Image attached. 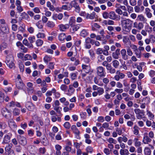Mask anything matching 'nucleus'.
<instances>
[{
	"label": "nucleus",
	"instance_id": "58",
	"mask_svg": "<svg viewBox=\"0 0 155 155\" xmlns=\"http://www.w3.org/2000/svg\"><path fill=\"white\" fill-rule=\"evenodd\" d=\"M102 65L103 66L105 67L106 69H107L110 65V64L108 63L107 61H104L102 63Z\"/></svg>",
	"mask_w": 155,
	"mask_h": 155
},
{
	"label": "nucleus",
	"instance_id": "17",
	"mask_svg": "<svg viewBox=\"0 0 155 155\" xmlns=\"http://www.w3.org/2000/svg\"><path fill=\"white\" fill-rule=\"evenodd\" d=\"M151 12V10L149 8H145V14L148 18H150L152 17V15Z\"/></svg>",
	"mask_w": 155,
	"mask_h": 155
},
{
	"label": "nucleus",
	"instance_id": "49",
	"mask_svg": "<svg viewBox=\"0 0 155 155\" xmlns=\"http://www.w3.org/2000/svg\"><path fill=\"white\" fill-rule=\"evenodd\" d=\"M10 136H5L3 142L5 143H7L10 142Z\"/></svg>",
	"mask_w": 155,
	"mask_h": 155
},
{
	"label": "nucleus",
	"instance_id": "54",
	"mask_svg": "<svg viewBox=\"0 0 155 155\" xmlns=\"http://www.w3.org/2000/svg\"><path fill=\"white\" fill-rule=\"evenodd\" d=\"M109 13L107 12H104L102 13V15L103 18L105 19L109 18Z\"/></svg>",
	"mask_w": 155,
	"mask_h": 155
},
{
	"label": "nucleus",
	"instance_id": "38",
	"mask_svg": "<svg viewBox=\"0 0 155 155\" xmlns=\"http://www.w3.org/2000/svg\"><path fill=\"white\" fill-rule=\"evenodd\" d=\"M97 91L98 94V95L100 96L102 95L104 93V90L103 88L100 87L97 90Z\"/></svg>",
	"mask_w": 155,
	"mask_h": 155
},
{
	"label": "nucleus",
	"instance_id": "8",
	"mask_svg": "<svg viewBox=\"0 0 155 155\" xmlns=\"http://www.w3.org/2000/svg\"><path fill=\"white\" fill-rule=\"evenodd\" d=\"M71 3V4L72 8V7H74L75 8V11L77 13H79L81 8L78 3L75 1H72Z\"/></svg>",
	"mask_w": 155,
	"mask_h": 155
},
{
	"label": "nucleus",
	"instance_id": "19",
	"mask_svg": "<svg viewBox=\"0 0 155 155\" xmlns=\"http://www.w3.org/2000/svg\"><path fill=\"white\" fill-rule=\"evenodd\" d=\"M137 18L138 20L140 21L146 22L147 19L142 14L138 15L137 16Z\"/></svg>",
	"mask_w": 155,
	"mask_h": 155
},
{
	"label": "nucleus",
	"instance_id": "53",
	"mask_svg": "<svg viewBox=\"0 0 155 155\" xmlns=\"http://www.w3.org/2000/svg\"><path fill=\"white\" fill-rule=\"evenodd\" d=\"M46 150L45 147H40L39 148L38 151L40 153L42 154H44L46 152Z\"/></svg>",
	"mask_w": 155,
	"mask_h": 155
},
{
	"label": "nucleus",
	"instance_id": "44",
	"mask_svg": "<svg viewBox=\"0 0 155 155\" xmlns=\"http://www.w3.org/2000/svg\"><path fill=\"white\" fill-rule=\"evenodd\" d=\"M43 41L40 39H38L36 41V44L37 46L39 47L41 46L43 44Z\"/></svg>",
	"mask_w": 155,
	"mask_h": 155
},
{
	"label": "nucleus",
	"instance_id": "61",
	"mask_svg": "<svg viewBox=\"0 0 155 155\" xmlns=\"http://www.w3.org/2000/svg\"><path fill=\"white\" fill-rule=\"evenodd\" d=\"M86 150L88 153H91L93 151V149L90 146L87 147L86 148Z\"/></svg>",
	"mask_w": 155,
	"mask_h": 155
},
{
	"label": "nucleus",
	"instance_id": "42",
	"mask_svg": "<svg viewBox=\"0 0 155 155\" xmlns=\"http://www.w3.org/2000/svg\"><path fill=\"white\" fill-rule=\"evenodd\" d=\"M20 110L17 108H15L13 110V113L15 116L18 115L20 114Z\"/></svg>",
	"mask_w": 155,
	"mask_h": 155
},
{
	"label": "nucleus",
	"instance_id": "43",
	"mask_svg": "<svg viewBox=\"0 0 155 155\" xmlns=\"http://www.w3.org/2000/svg\"><path fill=\"white\" fill-rule=\"evenodd\" d=\"M65 74V75H64V74H59L58 75V78L59 79H62L64 77H67L68 76V73L67 72H64Z\"/></svg>",
	"mask_w": 155,
	"mask_h": 155
},
{
	"label": "nucleus",
	"instance_id": "34",
	"mask_svg": "<svg viewBox=\"0 0 155 155\" xmlns=\"http://www.w3.org/2000/svg\"><path fill=\"white\" fill-rule=\"evenodd\" d=\"M147 114L148 115L150 120H152L154 119V115L149 110H147Z\"/></svg>",
	"mask_w": 155,
	"mask_h": 155
},
{
	"label": "nucleus",
	"instance_id": "12",
	"mask_svg": "<svg viewBox=\"0 0 155 155\" xmlns=\"http://www.w3.org/2000/svg\"><path fill=\"white\" fill-rule=\"evenodd\" d=\"M59 30L61 31H65L66 30L68 29L69 27V25L68 24L63 25L61 24L58 25Z\"/></svg>",
	"mask_w": 155,
	"mask_h": 155
},
{
	"label": "nucleus",
	"instance_id": "26",
	"mask_svg": "<svg viewBox=\"0 0 155 155\" xmlns=\"http://www.w3.org/2000/svg\"><path fill=\"white\" fill-rule=\"evenodd\" d=\"M104 50H103L104 52L103 54L106 56H107L109 55L108 51L110 49L109 47L107 45H106L104 46Z\"/></svg>",
	"mask_w": 155,
	"mask_h": 155
},
{
	"label": "nucleus",
	"instance_id": "20",
	"mask_svg": "<svg viewBox=\"0 0 155 155\" xmlns=\"http://www.w3.org/2000/svg\"><path fill=\"white\" fill-rule=\"evenodd\" d=\"M62 10H66L69 11L72 8L71 4V3H69L68 5H63L61 7Z\"/></svg>",
	"mask_w": 155,
	"mask_h": 155
},
{
	"label": "nucleus",
	"instance_id": "62",
	"mask_svg": "<svg viewBox=\"0 0 155 155\" xmlns=\"http://www.w3.org/2000/svg\"><path fill=\"white\" fill-rule=\"evenodd\" d=\"M54 62H50L49 63L48 67L51 69H53L54 68Z\"/></svg>",
	"mask_w": 155,
	"mask_h": 155
},
{
	"label": "nucleus",
	"instance_id": "55",
	"mask_svg": "<svg viewBox=\"0 0 155 155\" xmlns=\"http://www.w3.org/2000/svg\"><path fill=\"white\" fill-rule=\"evenodd\" d=\"M134 128V134L136 135H137L139 133V127L137 126H135Z\"/></svg>",
	"mask_w": 155,
	"mask_h": 155
},
{
	"label": "nucleus",
	"instance_id": "50",
	"mask_svg": "<svg viewBox=\"0 0 155 155\" xmlns=\"http://www.w3.org/2000/svg\"><path fill=\"white\" fill-rule=\"evenodd\" d=\"M15 105V102L13 101H12L10 103H9L7 105L8 107L10 108L14 107Z\"/></svg>",
	"mask_w": 155,
	"mask_h": 155
},
{
	"label": "nucleus",
	"instance_id": "33",
	"mask_svg": "<svg viewBox=\"0 0 155 155\" xmlns=\"http://www.w3.org/2000/svg\"><path fill=\"white\" fill-rule=\"evenodd\" d=\"M151 140L149 136H144L143 140V142L145 144H147L151 141Z\"/></svg>",
	"mask_w": 155,
	"mask_h": 155
},
{
	"label": "nucleus",
	"instance_id": "18",
	"mask_svg": "<svg viewBox=\"0 0 155 155\" xmlns=\"http://www.w3.org/2000/svg\"><path fill=\"white\" fill-rule=\"evenodd\" d=\"M109 18L113 20H115L117 18V15L115 12L113 11H111L109 13Z\"/></svg>",
	"mask_w": 155,
	"mask_h": 155
},
{
	"label": "nucleus",
	"instance_id": "45",
	"mask_svg": "<svg viewBox=\"0 0 155 155\" xmlns=\"http://www.w3.org/2000/svg\"><path fill=\"white\" fill-rule=\"evenodd\" d=\"M27 86L28 87V89L30 91H32L33 90V84L31 83L28 82L27 84Z\"/></svg>",
	"mask_w": 155,
	"mask_h": 155
},
{
	"label": "nucleus",
	"instance_id": "25",
	"mask_svg": "<svg viewBox=\"0 0 155 155\" xmlns=\"http://www.w3.org/2000/svg\"><path fill=\"white\" fill-rule=\"evenodd\" d=\"M79 28V25H73L71 26L70 30L72 32H74L77 31Z\"/></svg>",
	"mask_w": 155,
	"mask_h": 155
},
{
	"label": "nucleus",
	"instance_id": "30",
	"mask_svg": "<svg viewBox=\"0 0 155 155\" xmlns=\"http://www.w3.org/2000/svg\"><path fill=\"white\" fill-rule=\"evenodd\" d=\"M107 70L109 71V72L111 74H114L116 72V70L115 68L112 67L110 65Z\"/></svg>",
	"mask_w": 155,
	"mask_h": 155
},
{
	"label": "nucleus",
	"instance_id": "52",
	"mask_svg": "<svg viewBox=\"0 0 155 155\" xmlns=\"http://www.w3.org/2000/svg\"><path fill=\"white\" fill-rule=\"evenodd\" d=\"M28 40L30 42L29 44H32L35 40V36L30 37L28 38Z\"/></svg>",
	"mask_w": 155,
	"mask_h": 155
},
{
	"label": "nucleus",
	"instance_id": "15",
	"mask_svg": "<svg viewBox=\"0 0 155 155\" xmlns=\"http://www.w3.org/2000/svg\"><path fill=\"white\" fill-rule=\"evenodd\" d=\"M120 49H117L115 52H113L112 54L113 57L115 59H118L119 58V56L120 55Z\"/></svg>",
	"mask_w": 155,
	"mask_h": 155
},
{
	"label": "nucleus",
	"instance_id": "35",
	"mask_svg": "<svg viewBox=\"0 0 155 155\" xmlns=\"http://www.w3.org/2000/svg\"><path fill=\"white\" fill-rule=\"evenodd\" d=\"M66 36L65 33H61L59 35V40L60 41H63L66 38Z\"/></svg>",
	"mask_w": 155,
	"mask_h": 155
},
{
	"label": "nucleus",
	"instance_id": "31",
	"mask_svg": "<svg viewBox=\"0 0 155 155\" xmlns=\"http://www.w3.org/2000/svg\"><path fill=\"white\" fill-rule=\"evenodd\" d=\"M112 64L113 67L115 68H118L120 63L119 62L116 60H114L112 62Z\"/></svg>",
	"mask_w": 155,
	"mask_h": 155
},
{
	"label": "nucleus",
	"instance_id": "46",
	"mask_svg": "<svg viewBox=\"0 0 155 155\" xmlns=\"http://www.w3.org/2000/svg\"><path fill=\"white\" fill-rule=\"evenodd\" d=\"M4 100V94L0 90V103L3 102Z\"/></svg>",
	"mask_w": 155,
	"mask_h": 155
},
{
	"label": "nucleus",
	"instance_id": "64",
	"mask_svg": "<svg viewBox=\"0 0 155 155\" xmlns=\"http://www.w3.org/2000/svg\"><path fill=\"white\" fill-rule=\"evenodd\" d=\"M110 151L108 148H105L104 150V152L106 155H109L110 153Z\"/></svg>",
	"mask_w": 155,
	"mask_h": 155
},
{
	"label": "nucleus",
	"instance_id": "6",
	"mask_svg": "<svg viewBox=\"0 0 155 155\" xmlns=\"http://www.w3.org/2000/svg\"><path fill=\"white\" fill-rule=\"evenodd\" d=\"M82 67L83 71L86 73H89L91 74L93 72V70L91 68L89 65L82 64Z\"/></svg>",
	"mask_w": 155,
	"mask_h": 155
},
{
	"label": "nucleus",
	"instance_id": "41",
	"mask_svg": "<svg viewBox=\"0 0 155 155\" xmlns=\"http://www.w3.org/2000/svg\"><path fill=\"white\" fill-rule=\"evenodd\" d=\"M25 25L24 24H20V26L18 28V30L19 31L23 32L25 30Z\"/></svg>",
	"mask_w": 155,
	"mask_h": 155
},
{
	"label": "nucleus",
	"instance_id": "60",
	"mask_svg": "<svg viewBox=\"0 0 155 155\" xmlns=\"http://www.w3.org/2000/svg\"><path fill=\"white\" fill-rule=\"evenodd\" d=\"M7 44L5 43H3L0 46V51H2L6 48Z\"/></svg>",
	"mask_w": 155,
	"mask_h": 155
},
{
	"label": "nucleus",
	"instance_id": "63",
	"mask_svg": "<svg viewBox=\"0 0 155 155\" xmlns=\"http://www.w3.org/2000/svg\"><path fill=\"white\" fill-rule=\"evenodd\" d=\"M32 59L31 56L29 54H26L24 56L25 61L27 60H31Z\"/></svg>",
	"mask_w": 155,
	"mask_h": 155
},
{
	"label": "nucleus",
	"instance_id": "14",
	"mask_svg": "<svg viewBox=\"0 0 155 155\" xmlns=\"http://www.w3.org/2000/svg\"><path fill=\"white\" fill-rule=\"evenodd\" d=\"M18 140L21 145L24 146L27 143V141L25 138L23 136H18Z\"/></svg>",
	"mask_w": 155,
	"mask_h": 155
},
{
	"label": "nucleus",
	"instance_id": "5",
	"mask_svg": "<svg viewBox=\"0 0 155 155\" xmlns=\"http://www.w3.org/2000/svg\"><path fill=\"white\" fill-rule=\"evenodd\" d=\"M144 26L143 23L141 22H137L135 21L133 23V27L139 31L142 29Z\"/></svg>",
	"mask_w": 155,
	"mask_h": 155
},
{
	"label": "nucleus",
	"instance_id": "28",
	"mask_svg": "<svg viewBox=\"0 0 155 155\" xmlns=\"http://www.w3.org/2000/svg\"><path fill=\"white\" fill-rule=\"evenodd\" d=\"M126 4H127V5H124L126 6L128 12L129 13L133 12L134 11L133 8L131 6H132L128 5V2L126 3Z\"/></svg>",
	"mask_w": 155,
	"mask_h": 155
},
{
	"label": "nucleus",
	"instance_id": "23",
	"mask_svg": "<svg viewBox=\"0 0 155 155\" xmlns=\"http://www.w3.org/2000/svg\"><path fill=\"white\" fill-rule=\"evenodd\" d=\"M47 7L49 8L50 11H54L55 10V8L53 5H51V2L49 1H48L46 2Z\"/></svg>",
	"mask_w": 155,
	"mask_h": 155
},
{
	"label": "nucleus",
	"instance_id": "36",
	"mask_svg": "<svg viewBox=\"0 0 155 155\" xmlns=\"http://www.w3.org/2000/svg\"><path fill=\"white\" fill-rule=\"evenodd\" d=\"M55 25L54 23L52 21H48L46 24L47 26L50 28H53L55 26Z\"/></svg>",
	"mask_w": 155,
	"mask_h": 155
},
{
	"label": "nucleus",
	"instance_id": "9",
	"mask_svg": "<svg viewBox=\"0 0 155 155\" xmlns=\"http://www.w3.org/2000/svg\"><path fill=\"white\" fill-rule=\"evenodd\" d=\"M97 16L96 15V14L94 12H93L91 13H87V16L86 18L87 19H90L93 20L94 19H97Z\"/></svg>",
	"mask_w": 155,
	"mask_h": 155
},
{
	"label": "nucleus",
	"instance_id": "22",
	"mask_svg": "<svg viewBox=\"0 0 155 155\" xmlns=\"http://www.w3.org/2000/svg\"><path fill=\"white\" fill-rule=\"evenodd\" d=\"M23 43L25 45L27 46L29 48H32L33 47L32 44H29L26 39H25L23 40Z\"/></svg>",
	"mask_w": 155,
	"mask_h": 155
},
{
	"label": "nucleus",
	"instance_id": "16",
	"mask_svg": "<svg viewBox=\"0 0 155 155\" xmlns=\"http://www.w3.org/2000/svg\"><path fill=\"white\" fill-rule=\"evenodd\" d=\"M75 91V89L73 87L72 85H70L69 86V88L68 90V92L67 94L69 96H71L74 93Z\"/></svg>",
	"mask_w": 155,
	"mask_h": 155
},
{
	"label": "nucleus",
	"instance_id": "24",
	"mask_svg": "<svg viewBox=\"0 0 155 155\" xmlns=\"http://www.w3.org/2000/svg\"><path fill=\"white\" fill-rule=\"evenodd\" d=\"M150 98L149 97H146L142 99L141 102L145 103L146 105H148L150 103Z\"/></svg>",
	"mask_w": 155,
	"mask_h": 155
},
{
	"label": "nucleus",
	"instance_id": "51",
	"mask_svg": "<svg viewBox=\"0 0 155 155\" xmlns=\"http://www.w3.org/2000/svg\"><path fill=\"white\" fill-rule=\"evenodd\" d=\"M123 41L124 44L127 43L129 41L130 44L131 43L129 38L127 36H124L123 37Z\"/></svg>",
	"mask_w": 155,
	"mask_h": 155
},
{
	"label": "nucleus",
	"instance_id": "29",
	"mask_svg": "<svg viewBox=\"0 0 155 155\" xmlns=\"http://www.w3.org/2000/svg\"><path fill=\"white\" fill-rule=\"evenodd\" d=\"M88 34V32L87 30L84 29L81 31L80 35L81 36L85 37L87 36Z\"/></svg>",
	"mask_w": 155,
	"mask_h": 155
},
{
	"label": "nucleus",
	"instance_id": "7",
	"mask_svg": "<svg viewBox=\"0 0 155 155\" xmlns=\"http://www.w3.org/2000/svg\"><path fill=\"white\" fill-rule=\"evenodd\" d=\"M2 112L3 116L5 118H9L11 117V114L7 109L5 108L2 109Z\"/></svg>",
	"mask_w": 155,
	"mask_h": 155
},
{
	"label": "nucleus",
	"instance_id": "27",
	"mask_svg": "<svg viewBox=\"0 0 155 155\" xmlns=\"http://www.w3.org/2000/svg\"><path fill=\"white\" fill-rule=\"evenodd\" d=\"M120 153L121 155H128L129 154V152L127 149H121Z\"/></svg>",
	"mask_w": 155,
	"mask_h": 155
},
{
	"label": "nucleus",
	"instance_id": "37",
	"mask_svg": "<svg viewBox=\"0 0 155 155\" xmlns=\"http://www.w3.org/2000/svg\"><path fill=\"white\" fill-rule=\"evenodd\" d=\"M43 60L47 64L48 61H51V58L50 56L46 55L44 58Z\"/></svg>",
	"mask_w": 155,
	"mask_h": 155
},
{
	"label": "nucleus",
	"instance_id": "32",
	"mask_svg": "<svg viewBox=\"0 0 155 155\" xmlns=\"http://www.w3.org/2000/svg\"><path fill=\"white\" fill-rule=\"evenodd\" d=\"M134 145L136 147H140L141 145V142L138 140L137 138H135L134 140Z\"/></svg>",
	"mask_w": 155,
	"mask_h": 155
},
{
	"label": "nucleus",
	"instance_id": "13",
	"mask_svg": "<svg viewBox=\"0 0 155 155\" xmlns=\"http://www.w3.org/2000/svg\"><path fill=\"white\" fill-rule=\"evenodd\" d=\"M25 107L27 109L30 111L33 110L35 108V106L32 103L30 102H27L25 105Z\"/></svg>",
	"mask_w": 155,
	"mask_h": 155
},
{
	"label": "nucleus",
	"instance_id": "2",
	"mask_svg": "<svg viewBox=\"0 0 155 155\" xmlns=\"http://www.w3.org/2000/svg\"><path fill=\"white\" fill-rule=\"evenodd\" d=\"M103 82L100 81L99 79H98L97 77H94V83L100 86H103L104 85V83L106 85L109 82V80L107 78H104L103 79Z\"/></svg>",
	"mask_w": 155,
	"mask_h": 155
},
{
	"label": "nucleus",
	"instance_id": "1",
	"mask_svg": "<svg viewBox=\"0 0 155 155\" xmlns=\"http://www.w3.org/2000/svg\"><path fill=\"white\" fill-rule=\"evenodd\" d=\"M120 22L123 30L127 31L128 30V26H130L132 23L133 21L129 18H126L123 17H120Z\"/></svg>",
	"mask_w": 155,
	"mask_h": 155
},
{
	"label": "nucleus",
	"instance_id": "3",
	"mask_svg": "<svg viewBox=\"0 0 155 155\" xmlns=\"http://www.w3.org/2000/svg\"><path fill=\"white\" fill-rule=\"evenodd\" d=\"M14 58L12 55H8L7 56L5 62L10 68H12L14 67Z\"/></svg>",
	"mask_w": 155,
	"mask_h": 155
},
{
	"label": "nucleus",
	"instance_id": "47",
	"mask_svg": "<svg viewBox=\"0 0 155 155\" xmlns=\"http://www.w3.org/2000/svg\"><path fill=\"white\" fill-rule=\"evenodd\" d=\"M135 54L137 58H140L141 57V52L139 50L137 49L134 51Z\"/></svg>",
	"mask_w": 155,
	"mask_h": 155
},
{
	"label": "nucleus",
	"instance_id": "40",
	"mask_svg": "<svg viewBox=\"0 0 155 155\" xmlns=\"http://www.w3.org/2000/svg\"><path fill=\"white\" fill-rule=\"evenodd\" d=\"M144 152L146 155H150L151 151L149 148L145 147L144 149Z\"/></svg>",
	"mask_w": 155,
	"mask_h": 155
},
{
	"label": "nucleus",
	"instance_id": "39",
	"mask_svg": "<svg viewBox=\"0 0 155 155\" xmlns=\"http://www.w3.org/2000/svg\"><path fill=\"white\" fill-rule=\"evenodd\" d=\"M92 30L93 31H95L96 29L95 28H101V26L97 23H94L92 25Z\"/></svg>",
	"mask_w": 155,
	"mask_h": 155
},
{
	"label": "nucleus",
	"instance_id": "21",
	"mask_svg": "<svg viewBox=\"0 0 155 155\" xmlns=\"http://www.w3.org/2000/svg\"><path fill=\"white\" fill-rule=\"evenodd\" d=\"M16 86L19 89H23L25 87L24 84L20 81H19L16 82Z\"/></svg>",
	"mask_w": 155,
	"mask_h": 155
},
{
	"label": "nucleus",
	"instance_id": "11",
	"mask_svg": "<svg viewBox=\"0 0 155 155\" xmlns=\"http://www.w3.org/2000/svg\"><path fill=\"white\" fill-rule=\"evenodd\" d=\"M122 58L124 60L126 61L128 59V56L126 54V51L125 49H122L120 51Z\"/></svg>",
	"mask_w": 155,
	"mask_h": 155
},
{
	"label": "nucleus",
	"instance_id": "48",
	"mask_svg": "<svg viewBox=\"0 0 155 155\" xmlns=\"http://www.w3.org/2000/svg\"><path fill=\"white\" fill-rule=\"evenodd\" d=\"M127 55L130 56H132L133 54V53L131 50L130 47H128L127 49Z\"/></svg>",
	"mask_w": 155,
	"mask_h": 155
},
{
	"label": "nucleus",
	"instance_id": "56",
	"mask_svg": "<svg viewBox=\"0 0 155 155\" xmlns=\"http://www.w3.org/2000/svg\"><path fill=\"white\" fill-rule=\"evenodd\" d=\"M80 115L81 118L85 119L86 117L87 114L86 112H82L81 113Z\"/></svg>",
	"mask_w": 155,
	"mask_h": 155
},
{
	"label": "nucleus",
	"instance_id": "4",
	"mask_svg": "<svg viewBox=\"0 0 155 155\" xmlns=\"http://www.w3.org/2000/svg\"><path fill=\"white\" fill-rule=\"evenodd\" d=\"M97 75L100 77H104L105 76L106 73L104 68L102 66H99L97 68Z\"/></svg>",
	"mask_w": 155,
	"mask_h": 155
},
{
	"label": "nucleus",
	"instance_id": "59",
	"mask_svg": "<svg viewBox=\"0 0 155 155\" xmlns=\"http://www.w3.org/2000/svg\"><path fill=\"white\" fill-rule=\"evenodd\" d=\"M96 53L98 54H102V53L103 54L104 51L102 48H99L96 50Z\"/></svg>",
	"mask_w": 155,
	"mask_h": 155
},
{
	"label": "nucleus",
	"instance_id": "10",
	"mask_svg": "<svg viewBox=\"0 0 155 155\" xmlns=\"http://www.w3.org/2000/svg\"><path fill=\"white\" fill-rule=\"evenodd\" d=\"M1 31L5 33L9 32V29L7 24L2 25L0 27Z\"/></svg>",
	"mask_w": 155,
	"mask_h": 155
},
{
	"label": "nucleus",
	"instance_id": "57",
	"mask_svg": "<svg viewBox=\"0 0 155 155\" xmlns=\"http://www.w3.org/2000/svg\"><path fill=\"white\" fill-rule=\"evenodd\" d=\"M129 3L130 5L135 6L137 4V1L136 0H129Z\"/></svg>",
	"mask_w": 155,
	"mask_h": 155
}]
</instances>
